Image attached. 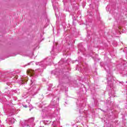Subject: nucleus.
<instances>
[{
	"mask_svg": "<svg viewBox=\"0 0 127 127\" xmlns=\"http://www.w3.org/2000/svg\"><path fill=\"white\" fill-rule=\"evenodd\" d=\"M35 73V72L34 71V70L31 69H28L27 70V74H28V75H29V76H30L31 77V76H33Z\"/></svg>",
	"mask_w": 127,
	"mask_h": 127,
	"instance_id": "f257e3e1",
	"label": "nucleus"
}]
</instances>
